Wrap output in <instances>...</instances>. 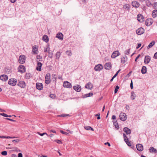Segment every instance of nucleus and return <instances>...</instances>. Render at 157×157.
<instances>
[{
	"label": "nucleus",
	"mask_w": 157,
	"mask_h": 157,
	"mask_svg": "<svg viewBox=\"0 0 157 157\" xmlns=\"http://www.w3.org/2000/svg\"><path fill=\"white\" fill-rule=\"evenodd\" d=\"M73 89L76 91L78 92H80L81 90V86L78 85L74 86Z\"/></svg>",
	"instance_id": "obj_12"
},
{
	"label": "nucleus",
	"mask_w": 157,
	"mask_h": 157,
	"mask_svg": "<svg viewBox=\"0 0 157 157\" xmlns=\"http://www.w3.org/2000/svg\"><path fill=\"white\" fill-rule=\"evenodd\" d=\"M42 40L46 43H47L48 41V37L47 35H44L42 37Z\"/></svg>",
	"instance_id": "obj_24"
},
{
	"label": "nucleus",
	"mask_w": 157,
	"mask_h": 157,
	"mask_svg": "<svg viewBox=\"0 0 157 157\" xmlns=\"http://www.w3.org/2000/svg\"><path fill=\"white\" fill-rule=\"evenodd\" d=\"M31 76V74L29 73H27L25 75V78L26 79H29Z\"/></svg>",
	"instance_id": "obj_34"
},
{
	"label": "nucleus",
	"mask_w": 157,
	"mask_h": 157,
	"mask_svg": "<svg viewBox=\"0 0 157 157\" xmlns=\"http://www.w3.org/2000/svg\"><path fill=\"white\" fill-rule=\"evenodd\" d=\"M50 74L49 73H48L46 74L45 78V82L46 84H48L51 82Z\"/></svg>",
	"instance_id": "obj_2"
},
{
	"label": "nucleus",
	"mask_w": 157,
	"mask_h": 157,
	"mask_svg": "<svg viewBox=\"0 0 157 157\" xmlns=\"http://www.w3.org/2000/svg\"><path fill=\"white\" fill-rule=\"evenodd\" d=\"M152 19H148L145 21V25L147 26H149L152 23Z\"/></svg>",
	"instance_id": "obj_13"
},
{
	"label": "nucleus",
	"mask_w": 157,
	"mask_h": 157,
	"mask_svg": "<svg viewBox=\"0 0 157 157\" xmlns=\"http://www.w3.org/2000/svg\"><path fill=\"white\" fill-rule=\"evenodd\" d=\"M120 55V54L118 51H115L111 55V57L113 58H115Z\"/></svg>",
	"instance_id": "obj_7"
},
{
	"label": "nucleus",
	"mask_w": 157,
	"mask_h": 157,
	"mask_svg": "<svg viewBox=\"0 0 157 157\" xmlns=\"http://www.w3.org/2000/svg\"><path fill=\"white\" fill-rule=\"evenodd\" d=\"M151 58L150 56H146L145 57L144 60V63L145 64H148V63L150 60H151Z\"/></svg>",
	"instance_id": "obj_14"
},
{
	"label": "nucleus",
	"mask_w": 157,
	"mask_h": 157,
	"mask_svg": "<svg viewBox=\"0 0 157 157\" xmlns=\"http://www.w3.org/2000/svg\"><path fill=\"white\" fill-rule=\"evenodd\" d=\"M6 119L8 120H9V121H13V122H15L16 121L14 120H13L12 119H10V118H6Z\"/></svg>",
	"instance_id": "obj_59"
},
{
	"label": "nucleus",
	"mask_w": 157,
	"mask_h": 157,
	"mask_svg": "<svg viewBox=\"0 0 157 157\" xmlns=\"http://www.w3.org/2000/svg\"><path fill=\"white\" fill-rule=\"evenodd\" d=\"M113 125H114L115 127L117 129H119V127L117 121H113Z\"/></svg>",
	"instance_id": "obj_31"
},
{
	"label": "nucleus",
	"mask_w": 157,
	"mask_h": 157,
	"mask_svg": "<svg viewBox=\"0 0 157 157\" xmlns=\"http://www.w3.org/2000/svg\"><path fill=\"white\" fill-rule=\"evenodd\" d=\"M67 116V115H66V114H61V115H59V116L60 117H66Z\"/></svg>",
	"instance_id": "obj_57"
},
{
	"label": "nucleus",
	"mask_w": 157,
	"mask_h": 157,
	"mask_svg": "<svg viewBox=\"0 0 157 157\" xmlns=\"http://www.w3.org/2000/svg\"><path fill=\"white\" fill-rule=\"evenodd\" d=\"M123 131L127 134H129L131 132V130L127 127H125L123 129Z\"/></svg>",
	"instance_id": "obj_20"
},
{
	"label": "nucleus",
	"mask_w": 157,
	"mask_h": 157,
	"mask_svg": "<svg viewBox=\"0 0 157 157\" xmlns=\"http://www.w3.org/2000/svg\"><path fill=\"white\" fill-rule=\"evenodd\" d=\"M52 79H53L54 80H56V75L55 74H53L52 75Z\"/></svg>",
	"instance_id": "obj_50"
},
{
	"label": "nucleus",
	"mask_w": 157,
	"mask_h": 157,
	"mask_svg": "<svg viewBox=\"0 0 157 157\" xmlns=\"http://www.w3.org/2000/svg\"><path fill=\"white\" fill-rule=\"evenodd\" d=\"M119 117L120 119L122 121H124L127 119L126 115L124 113H121L120 114Z\"/></svg>",
	"instance_id": "obj_3"
},
{
	"label": "nucleus",
	"mask_w": 157,
	"mask_h": 157,
	"mask_svg": "<svg viewBox=\"0 0 157 157\" xmlns=\"http://www.w3.org/2000/svg\"><path fill=\"white\" fill-rule=\"evenodd\" d=\"M84 128L86 130H91L92 131L94 130V129L91 127L90 126H85L84 127Z\"/></svg>",
	"instance_id": "obj_33"
},
{
	"label": "nucleus",
	"mask_w": 157,
	"mask_h": 157,
	"mask_svg": "<svg viewBox=\"0 0 157 157\" xmlns=\"http://www.w3.org/2000/svg\"><path fill=\"white\" fill-rule=\"evenodd\" d=\"M146 3L147 6L148 7H150L152 5L151 3L149 0L146 1Z\"/></svg>",
	"instance_id": "obj_36"
},
{
	"label": "nucleus",
	"mask_w": 157,
	"mask_h": 157,
	"mask_svg": "<svg viewBox=\"0 0 157 157\" xmlns=\"http://www.w3.org/2000/svg\"><path fill=\"white\" fill-rule=\"evenodd\" d=\"M136 33L138 35H141L144 33V29L142 28H140L136 31Z\"/></svg>",
	"instance_id": "obj_8"
},
{
	"label": "nucleus",
	"mask_w": 157,
	"mask_h": 157,
	"mask_svg": "<svg viewBox=\"0 0 157 157\" xmlns=\"http://www.w3.org/2000/svg\"><path fill=\"white\" fill-rule=\"evenodd\" d=\"M55 97V95L53 94H51L50 95V97L52 98H54Z\"/></svg>",
	"instance_id": "obj_56"
},
{
	"label": "nucleus",
	"mask_w": 157,
	"mask_h": 157,
	"mask_svg": "<svg viewBox=\"0 0 157 157\" xmlns=\"http://www.w3.org/2000/svg\"><path fill=\"white\" fill-rule=\"evenodd\" d=\"M137 19L140 22H142L144 21V17L142 14H139L137 15Z\"/></svg>",
	"instance_id": "obj_11"
},
{
	"label": "nucleus",
	"mask_w": 157,
	"mask_h": 157,
	"mask_svg": "<svg viewBox=\"0 0 157 157\" xmlns=\"http://www.w3.org/2000/svg\"><path fill=\"white\" fill-rule=\"evenodd\" d=\"M37 133L39 135H40L41 136H43V135H46L47 136H48V134L46 132H44L42 133H41L39 132H38Z\"/></svg>",
	"instance_id": "obj_43"
},
{
	"label": "nucleus",
	"mask_w": 157,
	"mask_h": 157,
	"mask_svg": "<svg viewBox=\"0 0 157 157\" xmlns=\"http://www.w3.org/2000/svg\"><path fill=\"white\" fill-rule=\"evenodd\" d=\"M153 58L154 59H157V52L155 53L153 56Z\"/></svg>",
	"instance_id": "obj_52"
},
{
	"label": "nucleus",
	"mask_w": 157,
	"mask_h": 157,
	"mask_svg": "<svg viewBox=\"0 0 157 157\" xmlns=\"http://www.w3.org/2000/svg\"><path fill=\"white\" fill-rule=\"evenodd\" d=\"M152 6H153V7H154L155 9H157V2H154Z\"/></svg>",
	"instance_id": "obj_40"
},
{
	"label": "nucleus",
	"mask_w": 157,
	"mask_h": 157,
	"mask_svg": "<svg viewBox=\"0 0 157 157\" xmlns=\"http://www.w3.org/2000/svg\"><path fill=\"white\" fill-rule=\"evenodd\" d=\"M136 147L137 150L139 151H142L143 150V147L142 144H136Z\"/></svg>",
	"instance_id": "obj_15"
},
{
	"label": "nucleus",
	"mask_w": 157,
	"mask_h": 157,
	"mask_svg": "<svg viewBox=\"0 0 157 157\" xmlns=\"http://www.w3.org/2000/svg\"><path fill=\"white\" fill-rule=\"evenodd\" d=\"M132 73V71H130V72L127 75V76L128 77H129L130 76V75H131V74Z\"/></svg>",
	"instance_id": "obj_63"
},
{
	"label": "nucleus",
	"mask_w": 157,
	"mask_h": 157,
	"mask_svg": "<svg viewBox=\"0 0 157 157\" xmlns=\"http://www.w3.org/2000/svg\"><path fill=\"white\" fill-rule=\"evenodd\" d=\"M63 86L64 87L71 88L72 87L71 84L67 81H64L63 83Z\"/></svg>",
	"instance_id": "obj_9"
},
{
	"label": "nucleus",
	"mask_w": 157,
	"mask_h": 157,
	"mask_svg": "<svg viewBox=\"0 0 157 157\" xmlns=\"http://www.w3.org/2000/svg\"><path fill=\"white\" fill-rule=\"evenodd\" d=\"M36 58L37 59H41L42 58V57L38 55L36 56Z\"/></svg>",
	"instance_id": "obj_61"
},
{
	"label": "nucleus",
	"mask_w": 157,
	"mask_h": 157,
	"mask_svg": "<svg viewBox=\"0 0 157 157\" xmlns=\"http://www.w3.org/2000/svg\"><path fill=\"white\" fill-rule=\"evenodd\" d=\"M132 5L133 7L136 8L140 6L139 3L136 1H133L132 2Z\"/></svg>",
	"instance_id": "obj_22"
},
{
	"label": "nucleus",
	"mask_w": 157,
	"mask_h": 157,
	"mask_svg": "<svg viewBox=\"0 0 157 157\" xmlns=\"http://www.w3.org/2000/svg\"><path fill=\"white\" fill-rule=\"evenodd\" d=\"M18 157H23L22 154L21 153H18Z\"/></svg>",
	"instance_id": "obj_60"
},
{
	"label": "nucleus",
	"mask_w": 157,
	"mask_h": 157,
	"mask_svg": "<svg viewBox=\"0 0 157 157\" xmlns=\"http://www.w3.org/2000/svg\"><path fill=\"white\" fill-rule=\"evenodd\" d=\"M121 63H124L126 61L124 57H122L121 58Z\"/></svg>",
	"instance_id": "obj_38"
},
{
	"label": "nucleus",
	"mask_w": 157,
	"mask_h": 157,
	"mask_svg": "<svg viewBox=\"0 0 157 157\" xmlns=\"http://www.w3.org/2000/svg\"><path fill=\"white\" fill-rule=\"evenodd\" d=\"M8 79V76L5 75H2L0 76V79L2 81H6Z\"/></svg>",
	"instance_id": "obj_16"
},
{
	"label": "nucleus",
	"mask_w": 157,
	"mask_h": 157,
	"mask_svg": "<svg viewBox=\"0 0 157 157\" xmlns=\"http://www.w3.org/2000/svg\"><path fill=\"white\" fill-rule=\"evenodd\" d=\"M93 95V94L92 93H90L84 95L83 96V98H85L86 97H89L92 96Z\"/></svg>",
	"instance_id": "obj_32"
},
{
	"label": "nucleus",
	"mask_w": 157,
	"mask_h": 157,
	"mask_svg": "<svg viewBox=\"0 0 157 157\" xmlns=\"http://www.w3.org/2000/svg\"><path fill=\"white\" fill-rule=\"evenodd\" d=\"M56 37L59 40H62L63 39V35L62 33H59L57 34Z\"/></svg>",
	"instance_id": "obj_21"
},
{
	"label": "nucleus",
	"mask_w": 157,
	"mask_h": 157,
	"mask_svg": "<svg viewBox=\"0 0 157 157\" xmlns=\"http://www.w3.org/2000/svg\"><path fill=\"white\" fill-rule=\"evenodd\" d=\"M17 80L16 79L12 78L10 79L8 82V84L12 86H15L17 83Z\"/></svg>",
	"instance_id": "obj_1"
},
{
	"label": "nucleus",
	"mask_w": 157,
	"mask_h": 157,
	"mask_svg": "<svg viewBox=\"0 0 157 157\" xmlns=\"http://www.w3.org/2000/svg\"><path fill=\"white\" fill-rule=\"evenodd\" d=\"M155 43V42L154 41H152L151 43H150L148 45L147 47V48L149 49L151 48L153 45H154Z\"/></svg>",
	"instance_id": "obj_29"
},
{
	"label": "nucleus",
	"mask_w": 157,
	"mask_h": 157,
	"mask_svg": "<svg viewBox=\"0 0 157 157\" xmlns=\"http://www.w3.org/2000/svg\"><path fill=\"white\" fill-rule=\"evenodd\" d=\"M85 87L87 89H91L93 87V85L90 82H88L87 84L85 86Z\"/></svg>",
	"instance_id": "obj_23"
},
{
	"label": "nucleus",
	"mask_w": 157,
	"mask_h": 157,
	"mask_svg": "<svg viewBox=\"0 0 157 157\" xmlns=\"http://www.w3.org/2000/svg\"><path fill=\"white\" fill-rule=\"evenodd\" d=\"M141 44H138V45L136 47V49H138V48H139L140 47V46H141Z\"/></svg>",
	"instance_id": "obj_58"
},
{
	"label": "nucleus",
	"mask_w": 157,
	"mask_h": 157,
	"mask_svg": "<svg viewBox=\"0 0 157 157\" xmlns=\"http://www.w3.org/2000/svg\"><path fill=\"white\" fill-rule=\"evenodd\" d=\"M25 57L23 55H21L19 58V63L23 64L25 63Z\"/></svg>",
	"instance_id": "obj_4"
},
{
	"label": "nucleus",
	"mask_w": 157,
	"mask_h": 157,
	"mask_svg": "<svg viewBox=\"0 0 157 157\" xmlns=\"http://www.w3.org/2000/svg\"><path fill=\"white\" fill-rule=\"evenodd\" d=\"M111 65L110 63H106L104 65V67L106 70H109L111 68Z\"/></svg>",
	"instance_id": "obj_19"
},
{
	"label": "nucleus",
	"mask_w": 157,
	"mask_h": 157,
	"mask_svg": "<svg viewBox=\"0 0 157 157\" xmlns=\"http://www.w3.org/2000/svg\"><path fill=\"white\" fill-rule=\"evenodd\" d=\"M123 136L124 137V140L125 142L126 141V140H128V139L127 138L126 135L124 133L123 134Z\"/></svg>",
	"instance_id": "obj_42"
},
{
	"label": "nucleus",
	"mask_w": 157,
	"mask_h": 157,
	"mask_svg": "<svg viewBox=\"0 0 157 157\" xmlns=\"http://www.w3.org/2000/svg\"><path fill=\"white\" fill-rule=\"evenodd\" d=\"M18 71L19 72L23 73L25 71V67L23 65H20L18 68Z\"/></svg>",
	"instance_id": "obj_6"
},
{
	"label": "nucleus",
	"mask_w": 157,
	"mask_h": 157,
	"mask_svg": "<svg viewBox=\"0 0 157 157\" xmlns=\"http://www.w3.org/2000/svg\"><path fill=\"white\" fill-rule=\"evenodd\" d=\"M130 53V49H128L125 51V54L126 55H129Z\"/></svg>",
	"instance_id": "obj_48"
},
{
	"label": "nucleus",
	"mask_w": 157,
	"mask_h": 157,
	"mask_svg": "<svg viewBox=\"0 0 157 157\" xmlns=\"http://www.w3.org/2000/svg\"><path fill=\"white\" fill-rule=\"evenodd\" d=\"M152 16L154 18L157 17V10H154L152 11Z\"/></svg>",
	"instance_id": "obj_25"
},
{
	"label": "nucleus",
	"mask_w": 157,
	"mask_h": 157,
	"mask_svg": "<svg viewBox=\"0 0 157 157\" xmlns=\"http://www.w3.org/2000/svg\"><path fill=\"white\" fill-rule=\"evenodd\" d=\"M50 49L49 46L48 45L46 47H45L44 48V52H48V51H49Z\"/></svg>",
	"instance_id": "obj_35"
},
{
	"label": "nucleus",
	"mask_w": 157,
	"mask_h": 157,
	"mask_svg": "<svg viewBox=\"0 0 157 157\" xmlns=\"http://www.w3.org/2000/svg\"><path fill=\"white\" fill-rule=\"evenodd\" d=\"M56 59H59L60 56V52H58L56 54Z\"/></svg>",
	"instance_id": "obj_39"
},
{
	"label": "nucleus",
	"mask_w": 157,
	"mask_h": 157,
	"mask_svg": "<svg viewBox=\"0 0 157 157\" xmlns=\"http://www.w3.org/2000/svg\"><path fill=\"white\" fill-rule=\"evenodd\" d=\"M36 88L38 90H40L43 88V84L40 83H37L36 84Z\"/></svg>",
	"instance_id": "obj_18"
},
{
	"label": "nucleus",
	"mask_w": 157,
	"mask_h": 157,
	"mask_svg": "<svg viewBox=\"0 0 157 157\" xmlns=\"http://www.w3.org/2000/svg\"><path fill=\"white\" fill-rule=\"evenodd\" d=\"M37 50V48L35 47H33V52L35 53L36 54V52Z\"/></svg>",
	"instance_id": "obj_41"
},
{
	"label": "nucleus",
	"mask_w": 157,
	"mask_h": 157,
	"mask_svg": "<svg viewBox=\"0 0 157 157\" xmlns=\"http://www.w3.org/2000/svg\"><path fill=\"white\" fill-rule=\"evenodd\" d=\"M13 143H18L19 141V140L18 139L14 140H12Z\"/></svg>",
	"instance_id": "obj_51"
},
{
	"label": "nucleus",
	"mask_w": 157,
	"mask_h": 157,
	"mask_svg": "<svg viewBox=\"0 0 157 157\" xmlns=\"http://www.w3.org/2000/svg\"><path fill=\"white\" fill-rule=\"evenodd\" d=\"M125 142L128 145L130 146H131V143L128 140H126V141H125Z\"/></svg>",
	"instance_id": "obj_46"
},
{
	"label": "nucleus",
	"mask_w": 157,
	"mask_h": 157,
	"mask_svg": "<svg viewBox=\"0 0 157 157\" xmlns=\"http://www.w3.org/2000/svg\"><path fill=\"white\" fill-rule=\"evenodd\" d=\"M50 132H52L54 133H56V131L55 130H51L50 131Z\"/></svg>",
	"instance_id": "obj_62"
},
{
	"label": "nucleus",
	"mask_w": 157,
	"mask_h": 157,
	"mask_svg": "<svg viewBox=\"0 0 157 157\" xmlns=\"http://www.w3.org/2000/svg\"><path fill=\"white\" fill-rule=\"evenodd\" d=\"M0 115L5 117H8V115L5 113H0Z\"/></svg>",
	"instance_id": "obj_47"
},
{
	"label": "nucleus",
	"mask_w": 157,
	"mask_h": 157,
	"mask_svg": "<svg viewBox=\"0 0 157 157\" xmlns=\"http://www.w3.org/2000/svg\"><path fill=\"white\" fill-rule=\"evenodd\" d=\"M103 68V66L101 64H99L96 65L94 67L95 71H100Z\"/></svg>",
	"instance_id": "obj_10"
},
{
	"label": "nucleus",
	"mask_w": 157,
	"mask_h": 157,
	"mask_svg": "<svg viewBox=\"0 0 157 157\" xmlns=\"http://www.w3.org/2000/svg\"><path fill=\"white\" fill-rule=\"evenodd\" d=\"M130 87L132 89H133V83L132 80H131V82L130 83Z\"/></svg>",
	"instance_id": "obj_54"
},
{
	"label": "nucleus",
	"mask_w": 157,
	"mask_h": 157,
	"mask_svg": "<svg viewBox=\"0 0 157 157\" xmlns=\"http://www.w3.org/2000/svg\"><path fill=\"white\" fill-rule=\"evenodd\" d=\"M100 113H98L97 114H96L95 115V116L96 117H97V119L98 120H99L100 119Z\"/></svg>",
	"instance_id": "obj_49"
},
{
	"label": "nucleus",
	"mask_w": 157,
	"mask_h": 157,
	"mask_svg": "<svg viewBox=\"0 0 157 157\" xmlns=\"http://www.w3.org/2000/svg\"><path fill=\"white\" fill-rule=\"evenodd\" d=\"M42 64L40 62H37V66L36 67V69L37 71H40L41 70V68Z\"/></svg>",
	"instance_id": "obj_17"
},
{
	"label": "nucleus",
	"mask_w": 157,
	"mask_h": 157,
	"mask_svg": "<svg viewBox=\"0 0 157 157\" xmlns=\"http://www.w3.org/2000/svg\"><path fill=\"white\" fill-rule=\"evenodd\" d=\"M55 141L57 142L58 144H61L62 143L61 140H55Z\"/></svg>",
	"instance_id": "obj_53"
},
{
	"label": "nucleus",
	"mask_w": 157,
	"mask_h": 157,
	"mask_svg": "<svg viewBox=\"0 0 157 157\" xmlns=\"http://www.w3.org/2000/svg\"><path fill=\"white\" fill-rule=\"evenodd\" d=\"M141 72L143 74H145L147 72V68L145 66L142 67V69L141 70Z\"/></svg>",
	"instance_id": "obj_26"
},
{
	"label": "nucleus",
	"mask_w": 157,
	"mask_h": 157,
	"mask_svg": "<svg viewBox=\"0 0 157 157\" xmlns=\"http://www.w3.org/2000/svg\"><path fill=\"white\" fill-rule=\"evenodd\" d=\"M60 132L61 133H62L65 134L67 136L69 135V134L68 133L66 132H64V131H63V130H60Z\"/></svg>",
	"instance_id": "obj_44"
},
{
	"label": "nucleus",
	"mask_w": 157,
	"mask_h": 157,
	"mask_svg": "<svg viewBox=\"0 0 157 157\" xmlns=\"http://www.w3.org/2000/svg\"><path fill=\"white\" fill-rule=\"evenodd\" d=\"M17 85L22 88H24L26 86V84L25 82L23 81H19L18 82Z\"/></svg>",
	"instance_id": "obj_5"
},
{
	"label": "nucleus",
	"mask_w": 157,
	"mask_h": 157,
	"mask_svg": "<svg viewBox=\"0 0 157 157\" xmlns=\"http://www.w3.org/2000/svg\"><path fill=\"white\" fill-rule=\"evenodd\" d=\"M16 138V137H15V136L11 137V136H6V138H7V139H9V138L12 139V138Z\"/></svg>",
	"instance_id": "obj_55"
},
{
	"label": "nucleus",
	"mask_w": 157,
	"mask_h": 157,
	"mask_svg": "<svg viewBox=\"0 0 157 157\" xmlns=\"http://www.w3.org/2000/svg\"><path fill=\"white\" fill-rule=\"evenodd\" d=\"M149 151L150 152L156 153L157 152L156 150L153 147H150L149 148Z\"/></svg>",
	"instance_id": "obj_27"
},
{
	"label": "nucleus",
	"mask_w": 157,
	"mask_h": 157,
	"mask_svg": "<svg viewBox=\"0 0 157 157\" xmlns=\"http://www.w3.org/2000/svg\"><path fill=\"white\" fill-rule=\"evenodd\" d=\"M1 154L3 155H7V152L6 151H4L1 152Z\"/></svg>",
	"instance_id": "obj_45"
},
{
	"label": "nucleus",
	"mask_w": 157,
	"mask_h": 157,
	"mask_svg": "<svg viewBox=\"0 0 157 157\" xmlns=\"http://www.w3.org/2000/svg\"><path fill=\"white\" fill-rule=\"evenodd\" d=\"M66 53L68 56H71L72 55L71 52L68 50L66 52Z\"/></svg>",
	"instance_id": "obj_37"
},
{
	"label": "nucleus",
	"mask_w": 157,
	"mask_h": 157,
	"mask_svg": "<svg viewBox=\"0 0 157 157\" xmlns=\"http://www.w3.org/2000/svg\"><path fill=\"white\" fill-rule=\"evenodd\" d=\"M116 116L115 115H113V116H112V119L113 120L115 119H116Z\"/></svg>",
	"instance_id": "obj_64"
},
{
	"label": "nucleus",
	"mask_w": 157,
	"mask_h": 157,
	"mask_svg": "<svg viewBox=\"0 0 157 157\" xmlns=\"http://www.w3.org/2000/svg\"><path fill=\"white\" fill-rule=\"evenodd\" d=\"M123 8L125 10H130V6L128 4H125V5H123Z\"/></svg>",
	"instance_id": "obj_28"
},
{
	"label": "nucleus",
	"mask_w": 157,
	"mask_h": 157,
	"mask_svg": "<svg viewBox=\"0 0 157 157\" xmlns=\"http://www.w3.org/2000/svg\"><path fill=\"white\" fill-rule=\"evenodd\" d=\"M136 97V94L134 92H132L131 93V98L132 100H134Z\"/></svg>",
	"instance_id": "obj_30"
}]
</instances>
